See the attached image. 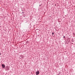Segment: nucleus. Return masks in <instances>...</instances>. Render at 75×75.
<instances>
[{
	"mask_svg": "<svg viewBox=\"0 0 75 75\" xmlns=\"http://www.w3.org/2000/svg\"><path fill=\"white\" fill-rule=\"evenodd\" d=\"M1 55V53H0V55Z\"/></svg>",
	"mask_w": 75,
	"mask_h": 75,
	"instance_id": "423d86ee",
	"label": "nucleus"
},
{
	"mask_svg": "<svg viewBox=\"0 0 75 75\" xmlns=\"http://www.w3.org/2000/svg\"><path fill=\"white\" fill-rule=\"evenodd\" d=\"M2 67L3 68H5V65L4 64H2Z\"/></svg>",
	"mask_w": 75,
	"mask_h": 75,
	"instance_id": "f03ea898",
	"label": "nucleus"
},
{
	"mask_svg": "<svg viewBox=\"0 0 75 75\" xmlns=\"http://www.w3.org/2000/svg\"><path fill=\"white\" fill-rule=\"evenodd\" d=\"M6 68H8L7 70H9V68L8 67V66L6 67Z\"/></svg>",
	"mask_w": 75,
	"mask_h": 75,
	"instance_id": "20e7f679",
	"label": "nucleus"
},
{
	"mask_svg": "<svg viewBox=\"0 0 75 75\" xmlns=\"http://www.w3.org/2000/svg\"><path fill=\"white\" fill-rule=\"evenodd\" d=\"M74 26H75V24L74 25Z\"/></svg>",
	"mask_w": 75,
	"mask_h": 75,
	"instance_id": "0eeeda50",
	"label": "nucleus"
},
{
	"mask_svg": "<svg viewBox=\"0 0 75 75\" xmlns=\"http://www.w3.org/2000/svg\"><path fill=\"white\" fill-rule=\"evenodd\" d=\"M52 35L53 36V37H54V35H53L54 34V32L52 33Z\"/></svg>",
	"mask_w": 75,
	"mask_h": 75,
	"instance_id": "7ed1b4c3",
	"label": "nucleus"
},
{
	"mask_svg": "<svg viewBox=\"0 0 75 75\" xmlns=\"http://www.w3.org/2000/svg\"><path fill=\"white\" fill-rule=\"evenodd\" d=\"M65 38V36L63 37V38Z\"/></svg>",
	"mask_w": 75,
	"mask_h": 75,
	"instance_id": "39448f33",
	"label": "nucleus"
},
{
	"mask_svg": "<svg viewBox=\"0 0 75 75\" xmlns=\"http://www.w3.org/2000/svg\"><path fill=\"white\" fill-rule=\"evenodd\" d=\"M39 74H40V72H39V71H38L36 72V75H39Z\"/></svg>",
	"mask_w": 75,
	"mask_h": 75,
	"instance_id": "f257e3e1",
	"label": "nucleus"
}]
</instances>
